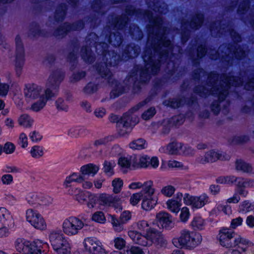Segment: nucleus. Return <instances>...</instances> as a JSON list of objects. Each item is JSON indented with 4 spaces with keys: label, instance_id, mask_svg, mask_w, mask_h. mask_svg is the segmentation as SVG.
I'll return each instance as SVG.
<instances>
[{
    "label": "nucleus",
    "instance_id": "2f4dec72",
    "mask_svg": "<svg viewBox=\"0 0 254 254\" xmlns=\"http://www.w3.org/2000/svg\"><path fill=\"white\" fill-rule=\"evenodd\" d=\"M99 167L93 164H89L83 166L80 168L81 175L83 176L84 179V175H91L94 176L98 171Z\"/></svg>",
    "mask_w": 254,
    "mask_h": 254
},
{
    "label": "nucleus",
    "instance_id": "338daca9",
    "mask_svg": "<svg viewBox=\"0 0 254 254\" xmlns=\"http://www.w3.org/2000/svg\"><path fill=\"white\" fill-rule=\"evenodd\" d=\"M2 148L3 152L6 154H11L14 151L15 146L12 143L7 142L5 143Z\"/></svg>",
    "mask_w": 254,
    "mask_h": 254
},
{
    "label": "nucleus",
    "instance_id": "7ed1b4c3",
    "mask_svg": "<svg viewBox=\"0 0 254 254\" xmlns=\"http://www.w3.org/2000/svg\"><path fill=\"white\" fill-rule=\"evenodd\" d=\"M218 81V76L214 73H211L207 78L206 85L197 86L195 89V92L200 96L205 97L212 94L216 95L218 98V101H214L211 105V111L214 114H218L220 110V107L223 106L225 108L229 105L227 101H225L228 94V90L230 85L239 86L243 82V80L239 77L231 75H223Z\"/></svg>",
    "mask_w": 254,
    "mask_h": 254
},
{
    "label": "nucleus",
    "instance_id": "f8f14e48",
    "mask_svg": "<svg viewBox=\"0 0 254 254\" xmlns=\"http://www.w3.org/2000/svg\"><path fill=\"white\" fill-rule=\"evenodd\" d=\"M203 16L202 14H197L190 21L183 19L182 22L181 34L183 42H186L189 36L190 29H197L200 27L203 21Z\"/></svg>",
    "mask_w": 254,
    "mask_h": 254
},
{
    "label": "nucleus",
    "instance_id": "13d9d810",
    "mask_svg": "<svg viewBox=\"0 0 254 254\" xmlns=\"http://www.w3.org/2000/svg\"><path fill=\"white\" fill-rule=\"evenodd\" d=\"M18 144L23 148L28 146V138L25 133L21 132L20 133L18 139Z\"/></svg>",
    "mask_w": 254,
    "mask_h": 254
},
{
    "label": "nucleus",
    "instance_id": "4468645a",
    "mask_svg": "<svg viewBox=\"0 0 254 254\" xmlns=\"http://www.w3.org/2000/svg\"><path fill=\"white\" fill-rule=\"evenodd\" d=\"M230 159L229 155L221 151L210 150L206 152L205 155L200 156L196 158V162L205 164L209 163L215 162L218 160H228Z\"/></svg>",
    "mask_w": 254,
    "mask_h": 254
},
{
    "label": "nucleus",
    "instance_id": "a878e982",
    "mask_svg": "<svg viewBox=\"0 0 254 254\" xmlns=\"http://www.w3.org/2000/svg\"><path fill=\"white\" fill-rule=\"evenodd\" d=\"M88 132L86 128L83 127H71L68 128L65 133L67 136L71 138H78L81 137Z\"/></svg>",
    "mask_w": 254,
    "mask_h": 254
},
{
    "label": "nucleus",
    "instance_id": "7c9ffc66",
    "mask_svg": "<svg viewBox=\"0 0 254 254\" xmlns=\"http://www.w3.org/2000/svg\"><path fill=\"white\" fill-rule=\"evenodd\" d=\"M33 119L28 114H23L17 119L18 125L24 128H30L33 123Z\"/></svg>",
    "mask_w": 254,
    "mask_h": 254
},
{
    "label": "nucleus",
    "instance_id": "72a5a7b5",
    "mask_svg": "<svg viewBox=\"0 0 254 254\" xmlns=\"http://www.w3.org/2000/svg\"><path fill=\"white\" fill-rule=\"evenodd\" d=\"M156 220L160 222H172L174 219L168 212L161 211L156 214Z\"/></svg>",
    "mask_w": 254,
    "mask_h": 254
},
{
    "label": "nucleus",
    "instance_id": "f704fd0d",
    "mask_svg": "<svg viewBox=\"0 0 254 254\" xmlns=\"http://www.w3.org/2000/svg\"><path fill=\"white\" fill-rule=\"evenodd\" d=\"M186 103V100L183 98H173L165 100L164 104L165 106L170 107L171 108H176L180 107L182 105Z\"/></svg>",
    "mask_w": 254,
    "mask_h": 254
},
{
    "label": "nucleus",
    "instance_id": "393cba45",
    "mask_svg": "<svg viewBox=\"0 0 254 254\" xmlns=\"http://www.w3.org/2000/svg\"><path fill=\"white\" fill-rule=\"evenodd\" d=\"M25 217L28 222H44L46 221L38 210L32 208L28 209L26 211Z\"/></svg>",
    "mask_w": 254,
    "mask_h": 254
},
{
    "label": "nucleus",
    "instance_id": "473e14b6",
    "mask_svg": "<svg viewBox=\"0 0 254 254\" xmlns=\"http://www.w3.org/2000/svg\"><path fill=\"white\" fill-rule=\"evenodd\" d=\"M88 192V191L84 192L77 188H74L71 190H69V193L74 195L76 200L80 203H83L86 200Z\"/></svg>",
    "mask_w": 254,
    "mask_h": 254
},
{
    "label": "nucleus",
    "instance_id": "1a4fd4ad",
    "mask_svg": "<svg viewBox=\"0 0 254 254\" xmlns=\"http://www.w3.org/2000/svg\"><path fill=\"white\" fill-rule=\"evenodd\" d=\"M15 248L18 252L23 254H46L45 249L47 243L37 240L30 242L22 238H18L15 242Z\"/></svg>",
    "mask_w": 254,
    "mask_h": 254
},
{
    "label": "nucleus",
    "instance_id": "aec40b11",
    "mask_svg": "<svg viewBox=\"0 0 254 254\" xmlns=\"http://www.w3.org/2000/svg\"><path fill=\"white\" fill-rule=\"evenodd\" d=\"M147 235L153 240V243L156 244L158 247L165 248L167 246V240L165 239L162 234L155 228L147 231Z\"/></svg>",
    "mask_w": 254,
    "mask_h": 254
},
{
    "label": "nucleus",
    "instance_id": "6e6552de",
    "mask_svg": "<svg viewBox=\"0 0 254 254\" xmlns=\"http://www.w3.org/2000/svg\"><path fill=\"white\" fill-rule=\"evenodd\" d=\"M147 103L146 100L142 101L126 113L117 123V129L119 135L124 136L131 130L132 127L137 122L138 119L133 114L138 111Z\"/></svg>",
    "mask_w": 254,
    "mask_h": 254
},
{
    "label": "nucleus",
    "instance_id": "3c124183",
    "mask_svg": "<svg viewBox=\"0 0 254 254\" xmlns=\"http://www.w3.org/2000/svg\"><path fill=\"white\" fill-rule=\"evenodd\" d=\"M116 164L114 161H105L104 164V172L109 176H111L114 174L113 168Z\"/></svg>",
    "mask_w": 254,
    "mask_h": 254
},
{
    "label": "nucleus",
    "instance_id": "f03ea898",
    "mask_svg": "<svg viewBox=\"0 0 254 254\" xmlns=\"http://www.w3.org/2000/svg\"><path fill=\"white\" fill-rule=\"evenodd\" d=\"M143 14L149 20L148 39L142 56L144 65L143 67H135V72L128 78L130 84H134L137 81L143 83L149 81L152 75L159 71L161 62L167 60L169 57L167 68L171 78L176 68L173 59L178 53H181L180 47L172 48L169 39V30L168 31L164 25L162 18L154 16L149 11H145Z\"/></svg>",
    "mask_w": 254,
    "mask_h": 254
},
{
    "label": "nucleus",
    "instance_id": "c85d7f7f",
    "mask_svg": "<svg viewBox=\"0 0 254 254\" xmlns=\"http://www.w3.org/2000/svg\"><path fill=\"white\" fill-rule=\"evenodd\" d=\"M98 80L96 79L88 82L83 88L82 92L85 95H91L99 89Z\"/></svg>",
    "mask_w": 254,
    "mask_h": 254
},
{
    "label": "nucleus",
    "instance_id": "c9c22d12",
    "mask_svg": "<svg viewBox=\"0 0 254 254\" xmlns=\"http://www.w3.org/2000/svg\"><path fill=\"white\" fill-rule=\"evenodd\" d=\"M41 193H30L26 197L27 202L31 205L35 207L39 206Z\"/></svg>",
    "mask_w": 254,
    "mask_h": 254
},
{
    "label": "nucleus",
    "instance_id": "a211bd4d",
    "mask_svg": "<svg viewBox=\"0 0 254 254\" xmlns=\"http://www.w3.org/2000/svg\"><path fill=\"white\" fill-rule=\"evenodd\" d=\"M83 25L82 21H79L72 25L65 23L61 25L55 31L54 34L56 36L63 37L69 31L82 29L83 27Z\"/></svg>",
    "mask_w": 254,
    "mask_h": 254
},
{
    "label": "nucleus",
    "instance_id": "ea45409f",
    "mask_svg": "<svg viewBox=\"0 0 254 254\" xmlns=\"http://www.w3.org/2000/svg\"><path fill=\"white\" fill-rule=\"evenodd\" d=\"M254 209V204L246 200L240 203L238 211L240 212L247 213Z\"/></svg>",
    "mask_w": 254,
    "mask_h": 254
},
{
    "label": "nucleus",
    "instance_id": "680f3d73",
    "mask_svg": "<svg viewBox=\"0 0 254 254\" xmlns=\"http://www.w3.org/2000/svg\"><path fill=\"white\" fill-rule=\"evenodd\" d=\"M195 150L193 148L187 144H183L182 150V154L185 156H193Z\"/></svg>",
    "mask_w": 254,
    "mask_h": 254
},
{
    "label": "nucleus",
    "instance_id": "69168bd1",
    "mask_svg": "<svg viewBox=\"0 0 254 254\" xmlns=\"http://www.w3.org/2000/svg\"><path fill=\"white\" fill-rule=\"evenodd\" d=\"M153 224V226L156 228V227L159 229H162L165 230H170L174 227L175 223H150Z\"/></svg>",
    "mask_w": 254,
    "mask_h": 254
},
{
    "label": "nucleus",
    "instance_id": "79ce46f5",
    "mask_svg": "<svg viewBox=\"0 0 254 254\" xmlns=\"http://www.w3.org/2000/svg\"><path fill=\"white\" fill-rule=\"evenodd\" d=\"M131 159H132V155L126 157H121L118 160V164L122 168L133 169Z\"/></svg>",
    "mask_w": 254,
    "mask_h": 254
},
{
    "label": "nucleus",
    "instance_id": "8fccbe9b",
    "mask_svg": "<svg viewBox=\"0 0 254 254\" xmlns=\"http://www.w3.org/2000/svg\"><path fill=\"white\" fill-rule=\"evenodd\" d=\"M53 202V198L48 195L41 193L39 206H48L51 205Z\"/></svg>",
    "mask_w": 254,
    "mask_h": 254
},
{
    "label": "nucleus",
    "instance_id": "49530a36",
    "mask_svg": "<svg viewBox=\"0 0 254 254\" xmlns=\"http://www.w3.org/2000/svg\"><path fill=\"white\" fill-rule=\"evenodd\" d=\"M175 190L176 189L174 186L172 185H167L162 188L160 192L163 195L170 197L174 194Z\"/></svg>",
    "mask_w": 254,
    "mask_h": 254
},
{
    "label": "nucleus",
    "instance_id": "0eeeda50",
    "mask_svg": "<svg viewBox=\"0 0 254 254\" xmlns=\"http://www.w3.org/2000/svg\"><path fill=\"white\" fill-rule=\"evenodd\" d=\"M208 54L212 59L220 58L228 63L234 57L236 58H241L246 55V51L243 48L236 45L235 46L223 44L218 49L217 51L214 49H210L207 51Z\"/></svg>",
    "mask_w": 254,
    "mask_h": 254
},
{
    "label": "nucleus",
    "instance_id": "dca6fc26",
    "mask_svg": "<svg viewBox=\"0 0 254 254\" xmlns=\"http://www.w3.org/2000/svg\"><path fill=\"white\" fill-rule=\"evenodd\" d=\"M183 200L186 205L196 209L200 208L209 202V196L206 193H203L199 196H193L186 193Z\"/></svg>",
    "mask_w": 254,
    "mask_h": 254
},
{
    "label": "nucleus",
    "instance_id": "0e129e2a",
    "mask_svg": "<svg viewBox=\"0 0 254 254\" xmlns=\"http://www.w3.org/2000/svg\"><path fill=\"white\" fill-rule=\"evenodd\" d=\"M94 10L101 13H104V6L103 5L101 0H95L94 3L92 5Z\"/></svg>",
    "mask_w": 254,
    "mask_h": 254
},
{
    "label": "nucleus",
    "instance_id": "6e6d98bb",
    "mask_svg": "<svg viewBox=\"0 0 254 254\" xmlns=\"http://www.w3.org/2000/svg\"><path fill=\"white\" fill-rule=\"evenodd\" d=\"M124 254H144V253L140 248L132 246L130 248H127L124 251Z\"/></svg>",
    "mask_w": 254,
    "mask_h": 254
},
{
    "label": "nucleus",
    "instance_id": "f257e3e1",
    "mask_svg": "<svg viewBox=\"0 0 254 254\" xmlns=\"http://www.w3.org/2000/svg\"><path fill=\"white\" fill-rule=\"evenodd\" d=\"M127 21L128 18L126 15L120 17L113 15L110 16L103 34L99 37L95 33L90 34L86 38V47L82 48L81 50L82 58L85 62L91 63L94 61V56L88 45L97 43L95 47L96 52L98 54L103 55L102 60L104 62L98 64L96 70L102 78L112 86L110 96L112 98L121 95L125 89L122 84L113 78V74L108 67L116 65L121 60H127L130 58H135L140 51L139 46L131 44L126 48L122 57L117 55L115 51H109L106 53L108 48L107 42L116 47L119 46L122 43V36L117 30L123 29Z\"/></svg>",
    "mask_w": 254,
    "mask_h": 254
},
{
    "label": "nucleus",
    "instance_id": "e2e57ef3",
    "mask_svg": "<svg viewBox=\"0 0 254 254\" xmlns=\"http://www.w3.org/2000/svg\"><path fill=\"white\" fill-rule=\"evenodd\" d=\"M239 1H242V3H241L239 5L238 12L239 13H244V12L246 10L247 8L248 7L249 2H248V1H246V0H235L234 1H233L232 2L233 5L234 4V3H235V4H236Z\"/></svg>",
    "mask_w": 254,
    "mask_h": 254
},
{
    "label": "nucleus",
    "instance_id": "c756f323",
    "mask_svg": "<svg viewBox=\"0 0 254 254\" xmlns=\"http://www.w3.org/2000/svg\"><path fill=\"white\" fill-rule=\"evenodd\" d=\"M84 180L83 176L79 174L73 173L69 176L66 177L64 183V186L65 188L71 186V184L73 182L81 183Z\"/></svg>",
    "mask_w": 254,
    "mask_h": 254
},
{
    "label": "nucleus",
    "instance_id": "864d4df0",
    "mask_svg": "<svg viewBox=\"0 0 254 254\" xmlns=\"http://www.w3.org/2000/svg\"><path fill=\"white\" fill-rule=\"evenodd\" d=\"M184 121V116L182 115H178L172 118L169 121L170 126H179Z\"/></svg>",
    "mask_w": 254,
    "mask_h": 254
},
{
    "label": "nucleus",
    "instance_id": "37998d69",
    "mask_svg": "<svg viewBox=\"0 0 254 254\" xmlns=\"http://www.w3.org/2000/svg\"><path fill=\"white\" fill-rule=\"evenodd\" d=\"M30 153L33 158L39 159L44 155L43 148L40 146L35 145L32 147Z\"/></svg>",
    "mask_w": 254,
    "mask_h": 254
},
{
    "label": "nucleus",
    "instance_id": "09e8293b",
    "mask_svg": "<svg viewBox=\"0 0 254 254\" xmlns=\"http://www.w3.org/2000/svg\"><path fill=\"white\" fill-rule=\"evenodd\" d=\"M55 106L59 111H67L68 106L66 101L63 98H59L55 102Z\"/></svg>",
    "mask_w": 254,
    "mask_h": 254
},
{
    "label": "nucleus",
    "instance_id": "423d86ee",
    "mask_svg": "<svg viewBox=\"0 0 254 254\" xmlns=\"http://www.w3.org/2000/svg\"><path fill=\"white\" fill-rule=\"evenodd\" d=\"M235 233L231 229L223 228L219 231V240L220 244L227 248H237L242 252H245L249 243V241L240 236L234 237Z\"/></svg>",
    "mask_w": 254,
    "mask_h": 254
},
{
    "label": "nucleus",
    "instance_id": "412c9836",
    "mask_svg": "<svg viewBox=\"0 0 254 254\" xmlns=\"http://www.w3.org/2000/svg\"><path fill=\"white\" fill-rule=\"evenodd\" d=\"M183 145L181 142H173L167 146H162L159 151L169 154H182Z\"/></svg>",
    "mask_w": 254,
    "mask_h": 254
},
{
    "label": "nucleus",
    "instance_id": "6ab92c4d",
    "mask_svg": "<svg viewBox=\"0 0 254 254\" xmlns=\"http://www.w3.org/2000/svg\"><path fill=\"white\" fill-rule=\"evenodd\" d=\"M183 197L184 198L182 193L177 192L173 198L167 201V208L172 212L178 213L182 206Z\"/></svg>",
    "mask_w": 254,
    "mask_h": 254
},
{
    "label": "nucleus",
    "instance_id": "ddd939ff",
    "mask_svg": "<svg viewBox=\"0 0 254 254\" xmlns=\"http://www.w3.org/2000/svg\"><path fill=\"white\" fill-rule=\"evenodd\" d=\"M15 70L16 74L19 75L25 62V53L23 44L19 35H16L15 38Z\"/></svg>",
    "mask_w": 254,
    "mask_h": 254
},
{
    "label": "nucleus",
    "instance_id": "bb28decb",
    "mask_svg": "<svg viewBox=\"0 0 254 254\" xmlns=\"http://www.w3.org/2000/svg\"><path fill=\"white\" fill-rule=\"evenodd\" d=\"M66 9L65 5H62L58 7L56 10L54 17H50L48 24L51 26L52 24L55 25L56 22L63 21L65 15Z\"/></svg>",
    "mask_w": 254,
    "mask_h": 254
},
{
    "label": "nucleus",
    "instance_id": "4c0bfd02",
    "mask_svg": "<svg viewBox=\"0 0 254 254\" xmlns=\"http://www.w3.org/2000/svg\"><path fill=\"white\" fill-rule=\"evenodd\" d=\"M146 141L142 138H138L133 140L129 143V147L133 149H142L147 147Z\"/></svg>",
    "mask_w": 254,
    "mask_h": 254
},
{
    "label": "nucleus",
    "instance_id": "603ef678",
    "mask_svg": "<svg viewBox=\"0 0 254 254\" xmlns=\"http://www.w3.org/2000/svg\"><path fill=\"white\" fill-rule=\"evenodd\" d=\"M123 181L120 178H116L112 181L113 192L115 193H119L123 187Z\"/></svg>",
    "mask_w": 254,
    "mask_h": 254
},
{
    "label": "nucleus",
    "instance_id": "9d476101",
    "mask_svg": "<svg viewBox=\"0 0 254 254\" xmlns=\"http://www.w3.org/2000/svg\"><path fill=\"white\" fill-rule=\"evenodd\" d=\"M53 249L58 254H69L70 245L61 230L52 231L49 236Z\"/></svg>",
    "mask_w": 254,
    "mask_h": 254
},
{
    "label": "nucleus",
    "instance_id": "5701e85b",
    "mask_svg": "<svg viewBox=\"0 0 254 254\" xmlns=\"http://www.w3.org/2000/svg\"><path fill=\"white\" fill-rule=\"evenodd\" d=\"M88 225L84 223H63V228L65 234L67 235H73L76 234L78 231Z\"/></svg>",
    "mask_w": 254,
    "mask_h": 254
},
{
    "label": "nucleus",
    "instance_id": "4be33fe9",
    "mask_svg": "<svg viewBox=\"0 0 254 254\" xmlns=\"http://www.w3.org/2000/svg\"><path fill=\"white\" fill-rule=\"evenodd\" d=\"M133 169L146 168L149 166V157L147 155L137 156L132 155L131 159Z\"/></svg>",
    "mask_w": 254,
    "mask_h": 254
},
{
    "label": "nucleus",
    "instance_id": "f3484780",
    "mask_svg": "<svg viewBox=\"0 0 254 254\" xmlns=\"http://www.w3.org/2000/svg\"><path fill=\"white\" fill-rule=\"evenodd\" d=\"M219 25V22H217L210 27V30L213 35H215L216 34L217 35V34H222L223 33L227 31L229 33L234 42H239L241 41V38L240 36L232 28L231 26L227 25L225 29V27L222 28L221 27L218 29V26Z\"/></svg>",
    "mask_w": 254,
    "mask_h": 254
},
{
    "label": "nucleus",
    "instance_id": "2eb2a0df",
    "mask_svg": "<svg viewBox=\"0 0 254 254\" xmlns=\"http://www.w3.org/2000/svg\"><path fill=\"white\" fill-rule=\"evenodd\" d=\"M84 250L90 254H106L102 243L95 237H87L83 242Z\"/></svg>",
    "mask_w": 254,
    "mask_h": 254
},
{
    "label": "nucleus",
    "instance_id": "4d7b16f0",
    "mask_svg": "<svg viewBox=\"0 0 254 254\" xmlns=\"http://www.w3.org/2000/svg\"><path fill=\"white\" fill-rule=\"evenodd\" d=\"M92 220L96 222H102L106 221L104 213L102 211H97L92 216Z\"/></svg>",
    "mask_w": 254,
    "mask_h": 254
},
{
    "label": "nucleus",
    "instance_id": "a18cd8bd",
    "mask_svg": "<svg viewBox=\"0 0 254 254\" xmlns=\"http://www.w3.org/2000/svg\"><path fill=\"white\" fill-rule=\"evenodd\" d=\"M129 32L132 38L135 40H140L142 38V33L136 25H132L131 26Z\"/></svg>",
    "mask_w": 254,
    "mask_h": 254
},
{
    "label": "nucleus",
    "instance_id": "b1692460",
    "mask_svg": "<svg viewBox=\"0 0 254 254\" xmlns=\"http://www.w3.org/2000/svg\"><path fill=\"white\" fill-rule=\"evenodd\" d=\"M118 198L116 196L106 193L100 194L98 197V203L105 207H109L117 202Z\"/></svg>",
    "mask_w": 254,
    "mask_h": 254
},
{
    "label": "nucleus",
    "instance_id": "9b49d317",
    "mask_svg": "<svg viewBox=\"0 0 254 254\" xmlns=\"http://www.w3.org/2000/svg\"><path fill=\"white\" fill-rule=\"evenodd\" d=\"M201 241L202 237L199 233L185 230L182 232L179 238L173 239L172 243L177 248L184 246L193 248L199 245Z\"/></svg>",
    "mask_w": 254,
    "mask_h": 254
},
{
    "label": "nucleus",
    "instance_id": "cd10ccee",
    "mask_svg": "<svg viewBox=\"0 0 254 254\" xmlns=\"http://www.w3.org/2000/svg\"><path fill=\"white\" fill-rule=\"evenodd\" d=\"M146 3L155 12L157 9L160 13H166L167 12L166 4L164 3H160L158 0H146Z\"/></svg>",
    "mask_w": 254,
    "mask_h": 254
},
{
    "label": "nucleus",
    "instance_id": "774afa93",
    "mask_svg": "<svg viewBox=\"0 0 254 254\" xmlns=\"http://www.w3.org/2000/svg\"><path fill=\"white\" fill-rule=\"evenodd\" d=\"M88 199V202L87 203V206L89 208H92L94 207L95 204V202L97 200L96 196L93 194L88 192L87 193V198Z\"/></svg>",
    "mask_w": 254,
    "mask_h": 254
},
{
    "label": "nucleus",
    "instance_id": "5fc2aeb1",
    "mask_svg": "<svg viewBox=\"0 0 254 254\" xmlns=\"http://www.w3.org/2000/svg\"><path fill=\"white\" fill-rule=\"evenodd\" d=\"M88 220V217L85 215H80L78 217L70 216L66 218L64 222H84Z\"/></svg>",
    "mask_w": 254,
    "mask_h": 254
},
{
    "label": "nucleus",
    "instance_id": "a19ab883",
    "mask_svg": "<svg viewBox=\"0 0 254 254\" xmlns=\"http://www.w3.org/2000/svg\"><path fill=\"white\" fill-rule=\"evenodd\" d=\"M14 221L10 213L5 207H0V222Z\"/></svg>",
    "mask_w": 254,
    "mask_h": 254
},
{
    "label": "nucleus",
    "instance_id": "de8ad7c7",
    "mask_svg": "<svg viewBox=\"0 0 254 254\" xmlns=\"http://www.w3.org/2000/svg\"><path fill=\"white\" fill-rule=\"evenodd\" d=\"M156 113L154 107H151L145 110L141 115V118L145 121L151 119Z\"/></svg>",
    "mask_w": 254,
    "mask_h": 254
},
{
    "label": "nucleus",
    "instance_id": "20e7f679",
    "mask_svg": "<svg viewBox=\"0 0 254 254\" xmlns=\"http://www.w3.org/2000/svg\"><path fill=\"white\" fill-rule=\"evenodd\" d=\"M64 77V74L61 70L56 69L50 73L46 88L36 84L26 85L24 89L25 97L35 101L30 109L37 112L43 109L47 101L57 95V91Z\"/></svg>",
    "mask_w": 254,
    "mask_h": 254
},
{
    "label": "nucleus",
    "instance_id": "bf43d9fd",
    "mask_svg": "<svg viewBox=\"0 0 254 254\" xmlns=\"http://www.w3.org/2000/svg\"><path fill=\"white\" fill-rule=\"evenodd\" d=\"M249 139L247 135H237L233 137L232 138V142L233 144H239L246 142Z\"/></svg>",
    "mask_w": 254,
    "mask_h": 254
},
{
    "label": "nucleus",
    "instance_id": "052dcab7",
    "mask_svg": "<svg viewBox=\"0 0 254 254\" xmlns=\"http://www.w3.org/2000/svg\"><path fill=\"white\" fill-rule=\"evenodd\" d=\"M0 180L2 185L8 186L12 184L13 178L11 175L7 174L3 175L1 177Z\"/></svg>",
    "mask_w": 254,
    "mask_h": 254
},
{
    "label": "nucleus",
    "instance_id": "c03bdc74",
    "mask_svg": "<svg viewBox=\"0 0 254 254\" xmlns=\"http://www.w3.org/2000/svg\"><path fill=\"white\" fill-rule=\"evenodd\" d=\"M236 180V177L234 176H228L220 177L217 179V182L221 184L232 185Z\"/></svg>",
    "mask_w": 254,
    "mask_h": 254
},
{
    "label": "nucleus",
    "instance_id": "e433bc0d",
    "mask_svg": "<svg viewBox=\"0 0 254 254\" xmlns=\"http://www.w3.org/2000/svg\"><path fill=\"white\" fill-rule=\"evenodd\" d=\"M235 168L237 170L243 172H249L252 171L251 165L241 159L236 160Z\"/></svg>",
    "mask_w": 254,
    "mask_h": 254
},
{
    "label": "nucleus",
    "instance_id": "58836bf2",
    "mask_svg": "<svg viewBox=\"0 0 254 254\" xmlns=\"http://www.w3.org/2000/svg\"><path fill=\"white\" fill-rule=\"evenodd\" d=\"M149 231V230H148V231ZM147 231L148 230H146V236L142 235L141 234H140L138 238L137 239V241L135 242L136 244L144 247L152 245L153 240L148 236Z\"/></svg>",
    "mask_w": 254,
    "mask_h": 254
},
{
    "label": "nucleus",
    "instance_id": "39448f33",
    "mask_svg": "<svg viewBox=\"0 0 254 254\" xmlns=\"http://www.w3.org/2000/svg\"><path fill=\"white\" fill-rule=\"evenodd\" d=\"M153 181L149 180L145 182L144 187L141 190L134 193L130 198V203L133 205L137 204L141 199L142 207L148 210L153 208L157 204V199L153 197L155 190L153 187Z\"/></svg>",
    "mask_w": 254,
    "mask_h": 254
}]
</instances>
